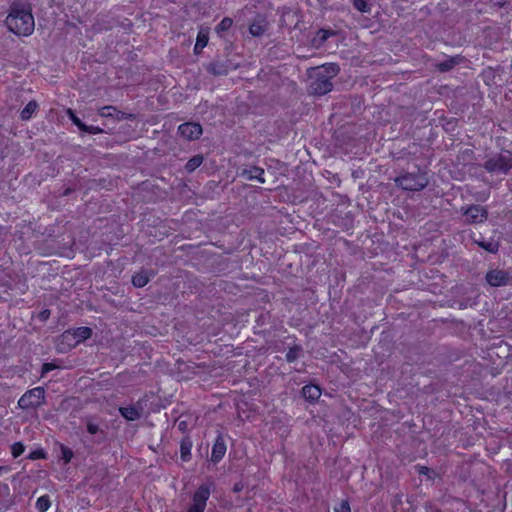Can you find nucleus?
<instances>
[{
	"label": "nucleus",
	"mask_w": 512,
	"mask_h": 512,
	"mask_svg": "<svg viewBox=\"0 0 512 512\" xmlns=\"http://www.w3.org/2000/svg\"><path fill=\"white\" fill-rule=\"evenodd\" d=\"M464 216L467 223H481L487 218V212L483 207L474 205L465 210Z\"/></svg>",
	"instance_id": "7"
},
{
	"label": "nucleus",
	"mask_w": 512,
	"mask_h": 512,
	"mask_svg": "<svg viewBox=\"0 0 512 512\" xmlns=\"http://www.w3.org/2000/svg\"><path fill=\"white\" fill-rule=\"evenodd\" d=\"M397 182L404 190L417 191L424 188L428 180L425 174H408L398 178Z\"/></svg>",
	"instance_id": "3"
},
{
	"label": "nucleus",
	"mask_w": 512,
	"mask_h": 512,
	"mask_svg": "<svg viewBox=\"0 0 512 512\" xmlns=\"http://www.w3.org/2000/svg\"><path fill=\"white\" fill-rule=\"evenodd\" d=\"M486 168L490 172L506 173L512 166L509 155H498L486 162Z\"/></svg>",
	"instance_id": "6"
},
{
	"label": "nucleus",
	"mask_w": 512,
	"mask_h": 512,
	"mask_svg": "<svg viewBox=\"0 0 512 512\" xmlns=\"http://www.w3.org/2000/svg\"><path fill=\"white\" fill-rule=\"evenodd\" d=\"M45 391L41 387H36L25 393L18 401L21 408L27 409L40 406L43 403Z\"/></svg>",
	"instance_id": "4"
},
{
	"label": "nucleus",
	"mask_w": 512,
	"mask_h": 512,
	"mask_svg": "<svg viewBox=\"0 0 512 512\" xmlns=\"http://www.w3.org/2000/svg\"><path fill=\"white\" fill-rule=\"evenodd\" d=\"M303 397L309 401H315L321 396V389L316 385H306L302 389Z\"/></svg>",
	"instance_id": "12"
},
{
	"label": "nucleus",
	"mask_w": 512,
	"mask_h": 512,
	"mask_svg": "<svg viewBox=\"0 0 512 512\" xmlns=\"http://www.w3.org/2000/svg\"><path fill=\"white\" fill-rule=\"evenodd\" d=\"M115 109L111 106H106L100 109L99 114L103 117L112 116Z\"/></svg>",
	"instance_id": "28"
},
{
	"label": "nucleus",
	"mask_w": 512,
	"mask_h": 512,
	"mask_svg": "<svg viewBox=\"0 0 512 512\" xmlns=\"http://www.w3.org/2000/svg\"><path fill=\"white\" fill-rule=\"evenodd\" d=\"M190 452V447H186L184 444H182L181 446V453H182V458L185 459L186 458V455H188Z\"/></svg>",
	"instance_id": "33"
},
{
	"label": "nucleus",
	"mask_w": 512,
	"mask_h": 512,
	"mask_svg": "<svg viewBox=\"0 0 512 512\" xmlns=\"http://www.w3.org/2000/svg\"><path fill=\"white\" fill-rule=\"evenodd\" d=\"M232 23L233 22L230 18H224L216 28L217 33L221 34L222 32L229 30L232 26Z\"/></svg>",
	"instance_id": "21"
},
{
	"label": "nucleus",
	"mask_w": 512,
	"mask_h": 512,
	"mask_svg": "<svg viewBox=\"0 0 512 512\" xmlns=\"http://www.w3.org/2000/svg\"><path fill=\"white\" fill-rule=\"evenodd\" d=\"M51 506V502L48 496H41L36 501V508L39 512H46Z\"/></svg>",
	"instance_id": "20"
},
{
	"label": "nucleus",
	"mask_w": 512,
	"mask_h": 512,
	"mask_svg": "<svg viewBox=\"0 0 512 512\" xmlns=\"http://www.w3.org/2000/svg\"><path fill=\"white\" fill-rule=\"evenodd\" d=\"M202 160H203V159H202V157H200V156H196V157H194V158L190 159V160L187 162V164H186V169H187L188 171H193V170H195L197 167H199V166L201 165Z\"/></svg>",
	"instance_id": "22"
},
{
	"label": "nucleus",
	"mask_w": 512,
	"mask_h": 512,
	"mask_svg": "<svg viewBox=\"0 0 512 512\" xmlns=\"http://www.w3.org/2000/svg\"><path fill=\"white\" fill-rule=\"evenodd\" d=\"M149 281V276L145 272H139L132 278L135 287H144Z\"/></svg>",
	"instance_id": "19"
},
{
	"label": "nucleus",
	"mask_w": 512,
	"mask_h": 512,
	"mask_svg": "<svg viewBox=\"0 0 512 512\" xmlns=\"http://www.w3.org/2000/svg\"><path fill=\"white\" fill-rule=\"evenodd\" d=\"M263 32V28L260 25L252 24L250 26V33L254 36H258Z\"/></svg>",
	"instance_id": "29"
},
{
	"label": "nucleus",
	"mask_w": 512,
	"mask_h": 512,
	"mask_svg": "<svg viewBox=\"0 0 512 512\" xmlns=\"http://www.w3.org/2000/svg\"><path fill=\"white\" fill-rule=\"evenodd\" d=\"M226 452V446L224 442L220 439H218L212 448L211 458L213 461L217 462L219 461Z\"/></svg>",
	"instance_id": "13"
},
{
	"label": "nucleus",
	"mask_w": 512,
	"mask_h": 512,
	"mask_svg": "<svg viewBox=\"0 0 512 512\" xmlns=\"http://www.w3.org/2000/svg\"><path fill=\"white\" fill-rule=\"evenodd\" d=\"M335 512H350L349 504L346 501L341 502L339 506L335 508Z\"/></svg>",
	"instance_id": "30"
},
{
	"label": "nucleus",
	"mask_w": 512,
	"mask_h": 512,
	"mask_svg": "<svg viewBox=\"0 0 512 512\" xmlns=\"http://www.w3.org/2000/svg\"><path fill=\"white\" fill-rule=\"evenodd\" d=\"M68 115L70 117V119L72 120V122L82 131L84 132H88V133H91V134H98L100 132H102V130L99 128V127H96V126H87L85 125L76 115L75 113L72 111V110H68Z\"/></svg>",
	"instance_id": "11"
},
{
	"label": "nucleus",
	"mask_w": 512,
	"mask_h": 512,
	"mask_svg": "<svg viewBox=\"0 0 512 512\" xmlns=\"http://www.w3.org/2000/svg\"><path fill=\"white\" fill-rule=\"evenodd\" d=\"M180 135L188 140L196 139L202 134V127L197 123H184L179 126Z\"/></svg>",
	"instance_id": "8"
},
{
	"label": "nucleus",
	"mask_w": 512,
	"mask_h": 512,
	"mask_svg": "<svg viewBox=\"0 0 512 512\" xmlns=\"http://www.w3.org/2000/svg\"><path fill=\"white\" fill-rule=\"evenodd\" d=\"M264 174V171L262 169H259V168H255L253 169V174H251L249 176V178L251 179H257L259 180L261 183H264L265 182V179L262 178V175Z\"/></svg>",
	"instance_id": "24"
},
{
	"label": "nucleus",
	"mask_w": 512,
	"mask_h": 512,
	"mask_svg": "<svg viewBox=\"0 0 512 512\" xmlns=\"http://www.w3.org/2000/svg\"><path fill=\"white\" fill-rule=\"evenodd\" d=\"M209 496L210 488L207 485L200 486L193 496L189 512H204Z\"/></svg>",
	"instance_id": "5"
},
{
	"label": "nucleus",
	"mask_w": 512,
	"mask_h": 512,
	"mask_svg": "<svg viewBox=\"0 0 512 512\" xmlns=\"http://www.w3.org/2000/svg\"><path fill=\"white\" fill-rule=\"evenodd\" d=\"M37 108V103L35 101H30L21 111V118L24 120L30 119L37 110Z\"/></svg>",
	"instance_id": "18"
},
{
	"label": "nucleus",
	"mask_w": 512,
	"mask_h": 512,
	"mask_svg": "<svg viewBox=\"0 0 512 512\" xmlns=\"http://www.w3.org/2000/svg\"><path fill=\"white\" fill-rule=\"evenodd\" d=\"M45 452L42 449L34 450L30 453L29 458L36 460V459H43L45 458Z\"/></svg>",
	"instance_id": "27"
},
{
	"label": "nucleus",
	"mask_w": 512,
	"mask_h": 512,
	"mask_svg": "<svg viewBox=\"0 0 512 512\" xmlns=\"http://www.w3.org/2000/svg\"><path fill=\"white\" fill-rule=\"evenodd\" d=\"M120 412L122 416L129 421H134L141 415V412L135 407L120 408Z\"/></svg>",
	"instance_id": "16"
},
{
	"label": "nucleus",
	"mask_w": 512,
	"mask_h": 512,
	"mask_svg": "<svg viewBox=\"0 0 512 512\" xmlns=\"http://www.w3.org/2000/svg\"><path fill=\"white\" fill-rule=\"evenodd\" d=\"M24 450V445L20 442L14 443L11 447V452L14 458L19 457L24 452Z\"/></svg>",
	"instance_id": "23"
},
{
	"label": "nucleus",
	"mask_w": 512,
	"mask_h": 512,
	"mask_svg": "<svg viewBox=\"0 0 512 512\" xmlns=\"http://www.w3.org/2000/svg\"><path fill=\"white\" fill-rule=\"evenodd\" d=\"M354 7L360 12H367L368 6L364 0H354Z\"/></svg>",
	"instance_id": "26"
},
{
	"label": "nucleus",
	"mask_w": 512,
	"mask_h": 512,
	"mask_svg": "<svg viewBox=\"0 0 512 512\" xmlns=\"http://www.w3.org/2000/svg\"><path fill=\"white\" fill-rule=\"evenodd\" d=\"M208 43V32L205 30L199 31L195 43L194 50L199 53Z\"/></svg>",
	"instance_id": "17"
},
{
	"label": "nucleus",
	"mask_w": 512,
	"mask_h": 512,
	"mask_svg": "<svg viewBox=\"0 0 512 512\" xmlns=\"http://www.w3.org/2000/svg\"><path fill=\"white\" fill-rule=\"evenodd\" d=\"M6 26L9 31L18 36H29L35 27L34 17L29 5L15 4L10 8L6 17Z\"/></svg>",
	"instance_id": "1"
},
{
	"label": "nucleus",
	"mask_w": 512,
	"mask_h": 512,
	"mask_svg": "<svg viewBox=\"0 0 512 512\" xmlns=\"http://www.w3.org/2000/svg\"><path fill=\"white\" fill-rule=\"evenodd\" d=\"M331 35L332 32H330L329 30H319L312 40V45L317 48L320 47Z\"/></svg>",
	"instance_id": "15"
},
{
	"label": "nucleus",
	"mask_w": 512,
	"mask_h": 512,
	"mask_svg": "<svg viewBox=\"0 0 512 512\" xmlns=\"http://www.w3.org/2000/svg\"><path fill=\"white\" fill-rule=\"evenodd\" d=\"M62 454H63V458H64L65 462H69L71 460L72 452L69 449L63 447Z\"/></svg>",
	"instance_id": "31"
},
{
	"label": "nucleus",
	"mask_w": 512,
	"mask_h": 512,
	"mask_svg": "<svg viewBox=\"0 0 512 512\" xmlns=\"http://www.w3.org/2000/svg\"><path fill=\"white\" fill-rule=\"evenodd\" d=\"M299 352L300 349L298 347L291 348L286 355L287 360L289 362L294 361L298 357Z\"/></svg>",
	"instance_id": "25"
},
{
	"label": "nucleus",
	"mask_w": 512,
	"mask_h": 512,
	"mask_svg": "<svg viewBox=\"0 0 512 512\" xmlns=\"http://www.w3.org/2000/svg\"><path fill=\"white\" fill-rule=\"evenodd\" d=\"M72 334H75V339L77 340V344L83 342L91 336V329L88 327H79L74 330H70Z\"/></svg>",
	"instance_id": "14"
},
{
	"label": "nucleus",
	"mask_w": 512,
	"mask_h": 512,
	"mask_svg": "<svg viewBox=\"0 0 512 512\" xmlns=\"http://www.w3.org/2000/svg\"><path fill=\"white\" fill-rule=\"evenodd\" d=\"M55 368H57V366L55 364H53V363H46V364L43 365L42 370H43V373H47V372H49V371H51V370H53Z\"/></svg>",
	"instance_id": "32"
},
{
	"label": "nucleus",
	"mask_w": 512,
	"mask_h": 512,
	"mask_svg": "<svg viewBox=\"0 0 512 512\" xmlns=\"http://www.w3.org/2000/svg\"><path fill=\"white\" fill-rule=\"evenodd\" d=\"M89 430H90L91 432H94V427H91V426H90V427H89Z\"/></svg>",
	"instance_id": "34"
},
{
	"label": "nucleus",
	"mask_w": 512,
	"mask_h": 512,
	"mask_svg": "<svg viewBox=\"0 0 512 512\" xmlns=\"http://www.w3.org/2000/svg\"><path fill=\"white\" fill-rule=\"evenodd\" d=\"M486 279L491 286L498 287L508 282V275L501 270H492L487 273Z\"/></svg>",
	"instance_id": "9"
},
{
	"label": "nucleus",
	"mask_w": 512,
	"mask_h": 512,
	"mask_svg": "<svg viewBox=\"0 0 512 512\" xmlns=\"http://www.w3.org/2000/svg\"><path fill=\"white\" fill-rule=\"evenodd\" d=\"M337 73L338 66L336 64L323 65L313 69L312 77H316L317 79L310 85L312 92L318 95L329 92L332 88L330 79Z\"/></svg>",
	"instance_id": "2"
},
{
	"label": "nucleus",
	"mask_w": 512,
	"mask_h": 512,
	"mask_svg": "<svg viewBox=\"0 0 512 512\" xmlns=\"http://www.w3.org/2000/svg\"><path fill=\"white\" fill-rule=\"evenodd\" d=\"M77 344V340L75 339V334H72L70 330L64 332L57 344V349L61 352H64L68 349L75 347Z\"/></svg>",
	"instance_id": "10"
}]
</instances>
